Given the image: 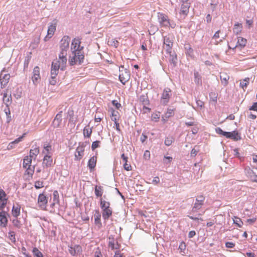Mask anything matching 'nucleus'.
Returning a JSON list of instances; mask_svg holds the SVG:
<instances>
[{"label":"nucleus","mask_w":257,"mask_h":257,"mask_svg":"<svg viewBox=\"0 0 257 257\" xmlns=\"http://www.w3.org/2000/svg\"><path fill=\"white\" fill-rule=\"evenodd\" d=\"M80 39L74 38L71 43V54L69 56V63L70 65H80L84 60V47L80 45Z\"/></svg>","instance_id":"nucleus-1"},{"label":"nucleus","mask_w":257,"mask_h":257,"mask_svg":"<svg viewBox=\"0 0 257 257\" xmlns=\"http://www.w3.org/2000/svg\"><path fill=\"white\" fill-rule=\"evenodd\" d=\"M100 207L102 209V215L104 220H106L112 215V210L110 207V203L105 201L103 198L99 199Z\"/></svg>","instance_id":"nucleus-2"},{"label":"nucleus","mask_w":257,"mask_h":257,"mask_svg":"<svg viewBox=\"0 0 257 257\" xmlns=\"http://www.w3.org/2000/svg\"><path fill=\"white\" fill-rule=\"evenodd\" d=\"M70 38L68 36H64L60 42V53L59 54L67 55V51L69 49Z\"/></svg>","instance_id":"nucleus-3"},{"label":"nucleus","mask_w":257,"mask_h":257,"mask_svg":"<svg viewBox=\"0 0 257 257\" xmlns=\"http://www.w3.org/2000/svg\"><path fill=\"white\" fill-rule=\"evenodd\" d=\"M172 91L170 88L166 87L163 90L160 98V103L163 105H167L172 97Z\"/></svg>","instance_id":"nucleus-4"},{"label":"nucleus","mask_w":257,"mask_h":257,"mask_svg":"<svg viewBox=\"0 0 257 257\" xmlns=\"http://www.w3.org/2000/svg\"><path fill=\"white\" fill-rule=\"evenodd\" d=\"M174 44L173 38L169 36L163 37V48L165 49L166 53H171Z\"/></svg>","instance_id":"nucleus-5"},{"label":"nucleus","mask_w":257,"mask_h":257,"mask_svg":"<svg viewBox=\"0 0 257 257\" xmlns=\"http://www.w3.org/2000/svg\"><path fill=\"white\" fill-rule=\"evenodd\" d=\"M120 74L119 75V81L124 84L127 81H128L130 78V72L126 69H124V66L121 65L119 67Z\"/></svg>","instance_id":"nucleus-6"},{"label":"nucleus","mask_w":257,"mask_h":257,"mask_svg":"<svg viewBox=\"0 0 257 257\" xmlns=\"http://www.w3.org/2000/svg\"><path fill=\"white\" fill-rule=\"evenodd\" d=\"M86 143H79L75 153V160L79 161L84 155V151L86 147Z\"/></svg>","instance_id":"nucleus-7"},{"label":"nucleus","mask_w":257,"mask_h":257,"mask_svg":"<svg viewBox=\"0 0 257 257\" xmlns=\"http://www.w3.org/2000/svg\"><path fill=\"white\" fill-rule=\"evenodd\" d=\"M157 16L160 26L162 27L167 28L170 20L168 17L162 13H158Z\"/></svg>","instance_id":"nucleus-8"},{"label":"nucleus","mask_w":257,"mask_h":257,"mask_svg":"<svg viewBox=\"0 0 257 257\" xmlns=\"http://www.w3.org/2000/svg\"><path fill=\"white\" fill-rule=\"evenodd\" d=\"M0 227H5L8 223L7 216L8 215L7 211L4 209H0Z\"/></svg>","instance_id":"nucleus-9"},{"label":"nucleus","mask_w":257,"mask_h":257,"mask_svg":"<svg viewBox=\"0 0 257 257\" xmlns=\"http://www.w3.org/2000/svg\"><path fill=\"white\" fill-rule=\"evenodd\" d=\"M225 137L227 139H230L234 141H238L241 139L240 134L236 131H233L231 132H227Z\"/></svg>","instance_id":"nucleus-10"},{"label":"nucleus","mask_w":257,"mask_h":257,"mask_svg":"<svg viewBox=\"0 0 257 257\" xmlns=\"http://www.w3.org/2000/svg\"><path fill=\"white\" fill-rule=\"evenodd\" d=\"M38 202L39 203V207L41 209H45L46 208L48 203V197L43 193L40 194L38 198Z\"/></svg>","instance_id":"nucleus-11"},{"label":"nucleus","mask_w":257,"mask_h":257,"mask_svg":"<svg viewBox=\"0 0 257 257\" xmlns=\"http://www.w3.org/2000/svg\"><path fill=\"white\" fill-rule=\"evenodd\" d=\"M7 194L3 190L0 189V209H4L7 203Z\"/></svg>","instance_id":"nucleus-12"},{"label":"nucleus","mask_w":257,"mask_h":257,"mask_svg":"<svg viewBox=\"0 0 257 257\" xmlns=\"http://www.w3.org/2000/svg\"><path fill=\"white\" fill-rule=\"evenodd\" d=\"M67 55L59 54V60H57L58 63L60 64L61 69L64 70L66 66L67 63Z\"/></svg>","instance_id":"nucleus-13"},{"label":"nucleus","mask_w":257,"mask_h":257,"mask_svg":"<svg viewBox=\"0 0 257 257\" xmlns=\"http://www.w3.org/2000/svg\"><path fill=\"white\" fill-rule=\"evenodd\" d=\"M11 76L10 74H0V80L1 87H5L9 82Z\"/></svg>","instance_id":"nucleus-14"},{"label":"nucleus","mask_w":257,"mask_h":257,"mask_svg":"<svg viewBox=\"0 0 257 257\" xmlns=\"http://www.w3.org/2000/svg\"><path fill=\"white\" fill-rule=\"evenodd\" d=\"M52 163L53 159L52 157L48 155H46L44 157L43 161L42 163V165L44 169L50 167L52 166Z\"/></svg>","instance_id":"nucleus-15"},{"label":"nucleus","mask_w":257,"mask_h":257,"mask_svg":"<svg viewBox=\"0 0 257 257\" xmlns=\"http://www.w3.org/2000/svg\"><path fill=\"white\" fill-rule=\"evenodd\" d=\"M56 22L54 24H51L49 27L47 31V35L45 38V40L46 41L47 38H51L54 34L56 29Z\"/></svg>","instance_id":"nucleus-16"},{"label":"nucleus","mask_w":257,"mask_h":257,"mask_svg":"<svg viewBox=\"0 0 257 257\" xmlns=\"http://www.w3.org/2000/svg\"><path fill=\"white\" fill-rule=\"evenodd\" d=\"M190 7V3L181 4L180 14L186 16Z\"/></svg>","instance_id":"nucleus-17"},{"label":"nucleus","mask_w":257,"mask_h":257,"mask_svg":"<svg viewBox=\"0 0 257 257\" xmlns=\"http://www.w3.org/2000/svg\"><path fill=\"white\" fill-rule=\"evenodd\" d=\"M62 111H60L57 113L53 121V124L54 127H58L62 120Z\"/></svg>","instance_id":"nucleus-18"},{"label":"nucleus","mask_w":257,"mask_h":257,"mask_svg":"<svg viewBox=\"0 0 257 257\" xmlns=\"http://www.w3.org/2000/svg\"><path fill=\"white\" fill-rule=\"evenodd\" d=\"M109 241L108 243V247L110 248L111 250L119 249L120 244L118 243L117 241H115L114 239L109 238Z\"/></svg>","instance_id":"nucleus-19"},{"label":"nucleus","mask_w":257,"mask_h":257,"mask_svg":"<svg viewBox=\"0 0 257 257\" xmlns=\"http://www.w3.org/2000/svg\"><path fill=\"white\" fill-rule=\"evenodd\" d=\"M94 217L95 224L97 225L99 228H100L102 226V223L100 220L101 214L99 210H95Z\"/></svg>","instance_id":"nucleus-20"},{"label":"nucleus","mask_w":257,"mask_h":257,"mask_svg":"<svg viewBox=\"0 0 257 257\" xmlns=\"http://www.w3.org/2000/svg\"><path fill=\"white\" fill-rule=\"evenodd\" d=\"M194 82L197 86H201L202 85V76L197 71L194 72Z\"/></svg>","instance_id":"nucleus-21"},{"label":"nucleus","mask_w":257,"mask_h":257,"mask_svg":"<svg viewBox=\"0 0 257 257\" xmlns=\"http://www.w3.org/2000/svg\"><path fill=\"white\" fill-rule=\"evenodd\" d=\"M21 206L18 203L14 204L13 206L12 213L14 217L17 218L20 214Z\"/></svg>","instance_id":"nucleus-22"},{"label":"nucleus","mask_w":257,"mask_h":257,"mask_svg":"<svg viewBox=\"0 0 257 257\" xmlns=\"http://www.w3.org/2000/svg\"><path fill=\"white\" fill-rule=\"evenodd\" d=\"M97 157L96 156L92 157L88 162V167L90 171L95 167L96 164Z\"/></svg>","instance_id":"nucleus-23"},{"label":"nucleus","mask_w":257,"mask_h":257,"mask_svg":"<svg viewBox=\"0 0 257 257\" xmlns=\"http://www.w3.org/2000/svg\"><path fill=\"white\" fill-rule=\"evenodd\" d=\"M95 195L97 197L102 198L103 193V187L101 186L96 185L94 189Z\"/></svg>","instance_id":"nucleus-24"},{"label":"nucleus","mask_w":257,"mask_h":257,"mask_svg":"<svg viewBox=\"0 0 257 257\" xmlns=\"http://www.w3.org/2000/svg\"><path fill=\"white\" fill-rule=\"evenodd\" d=\"M170 55L169 61L171 63L173 64L174 66L176 65L177 57V55L175 54L174 52L171 51V53H168Z\"/></svg>","instance_id":"nucleus-25"},{"label":"nucleus","mask_w":257,"mask_h":257,"mask_svg":"<svg viewBox=\"0 0 257 257\" xmlns=\"http://www.w3.org/2000/svg\"><path fill=\"white\" fill-rule=\"evenodd\" d=\"M32 159L31 157L26 156L23 159V168H26L29 166H31Z\"/></svg>","instance_id":"nucleus-26"},{"label":"nucleus","mask_w":257,"mask_h":257,"mask_svg":"<svg viewBox=\"0 0 257 257\" xmlns=\"http://www.w3.org/2000/svg\"><path fill=\"white\" fill-rule=\"evenodd\" d=\"M140 100L143 106H147L150 104V101L147 95H142L140 97Z\"/></svg>","instance_id":"nucleus-27"},{"label":"nucleus","mask_w":257,"mask_h":257,"mask_svg":"<svg viewBox=\"0 0 257 257\" xmlns=\"http://www.w3.org/2000/svg\"><path fill=\"white\" fill-rule=\"evenodd\" d=\"M238 40L237 42L236 45L234 47V48L237 47L238 46H240L241 47H244L246 44V40L242 37H238Z\"/></svg>","instance_id":"nucleus-28"},{"label":"nucleus","mask_w":257,"mask_h":257,"mask_svg":"<svg viewBox=\"0 0 257 257\" xmlns=\"http://www.w3.org/2000/svg\"><path fill=\"white\" fill-rule=\"evenodd\" d=\"M175 108L173 107H169L167 108V110L165 114V117L166 119L173 116L174 115V110Z\"/></svg>","instance_id":"nucleus-29"},{"label":"nucleus","mask_w":257,"mask_h":257,"mask_svg":"<svg viewBox=\"0 0 257 257\" xmlns=\"http://www.w3.org/2000/svg\"><path fill=\"white\" fill-rule=\"evenodd\" d=\"M3 101L6 105V108L9 107V105L12 102L11 95H10L9 96H8L7 93H4L3 96Z\"/></svg>","instance_id":"nucleus-30"},{"label":"nucleus","mask_w":257,"mask_h":257,"mask_svg":"<svg viewBox=\"0 0 257 257\" xmlns=\"http://www.w3.org/2000/svg\"><path fill=\"white\" fill-rule=\"evenodd\" d=\"M59 68L61 69V66H60V64H59L57 61L56 62H52L51 72L58 73Z\"/></svg>","instance_id":"nucleus-31"},{"label":"nucleus","mask_w":257,"mask_h":257,"mask_svg":"<svg viewBox=\"0 0 257 257\" xmlns=\"http://www.w3.org/2000/svg\"><path fill=\"white\" fill-rule=\"evenodd\" d=\"M242 26L241 24L236 23L233 29V33L236 35L239 34L241 31Z\"/></svg>","instance_id":"nucleus-32"},{"label":"nucleus","mask_w":257,"mask_h":257,"mask_svg":"<svg viewBox=\"0 0 257 257\" xmlns=\"http://www.w3.org/2000/svg\"><path fill=\"white\" fill-rule=\"evenodd\" d=\"M53 203L52 204V205H54V204L55 203H59V193H58V191L55 190L53 192Z\"/></svg>","instance_id":"nucleus-33"},{"label":"nucleus","mask_w":257,"mask_h":257,"mask_svg":"<svg viewBox=\"0 0 257 257\" xmlns=\"http://www.w3.org/2000/svg\"><path fill=\"white\" fill-rule=\"evenodd\" d=\"M174 140L175 139L172 136H168L165 139V145L167 146H170L174 142Z\"/></svg>","instance_id":"nucleus-34"},{"label":"nucleus","mask_w":257,"mask_h":257,"mask_svg":"<svg viewBox=\"0 0 257 257\" xmlns=\"http://www.w3.org/2000/svg\"><path fill=\"white\" fill-rule=\"evenodd\" d=\"M4 111L7 116V123H9L12 120V117L11 116V111L9 107L5 108Z\"/></svg>","instance_id":"nucleus-35"},{"label":"nucleus","mask_w":257,"mask_h":257,"mask_svg":"<svg viewBox=\"0 0 257 257\" xmlns=\"http://www.w3.org/2000/svg\"><path fill=\"white\" fill-rule=\"evenodd\" d=\"M25 169H26V173L32 177L34 172L35 166H29Z\"/></svg>","instance_id":"nucleus-36"},{"label":"nucleus","mask_w":257,"mask_h":257,"mask_svg":"<svg viewBox=\"0 0 257 257\" xmlns=\"http://www.w3.org/2000/svg\"><path fill=\"white\" fill-rule=\"evenodd\" d=\"M203 205V204L195 202L193 207H192V211L193 212H197L198 210L201 208Z\"/></svg>","instance_id":"nucleus-37"},{"label":"nucleus","mask_w":257,"mask_h":257,"mask_svg":"<svg viewBox=\"0 0 257 257\" xmlns=\"http://www.w3.org/2000/svg\"><path fill=\"white\" fill-rule=\"evenodd\" d=\"M39 153V148H36L34 149H31L30 151V155L28 157H31L32 159L33 156H37Z\"/></svg>","instance_id":"nucleus-38"},{"label":"nucleus","mask_w":257,"mask_h":257,"mask_svg":"<svg viewBox=\"0 0 257 257\" xmlns=\"http://www.w3.org/2000/svg\"><path fill=\"white\" fill-rule=\"evenodd\" d=\"M32 252L36 257H43L42 253L37 247H34Z\"/></svg>","instance_id":"nucleus-39"},{"label":"nucleus","mask_w":257,"mask_h":257,"mask_svg":"<svg viewBox=\"0 0 257 257\" xmlns=\"http://www.w3.org/2000/svg\"><path fill=\"white\" fill-rule=\"evenodd\" d=\"M92 133V130L91 128H88L86 127H85L83 129V135L84 137H87L89 138L91 135Z\"/></svg>","instance_id":"nucleus-40"},{"label":"nucleus","mask_w":257,"mask_h":257,"mask_svg":"<svg viewBox=\"0 0 257 257\" xmlns=\"http://www.w3.org/2000/svg\"><path fill=\"white\" fill-rule=\"evenodd\" d=\"M220 77L222 83L224 84V86L228 84L229 76L226 75H221Z\"/></svg>","instance_id":"nucleus-41"},{"label":"nucleus","mask_w":257,"mask_h":257,"mask_svg":"<svg viewBox=\"0 0 257 257\" xmlns=\"http://www.w3.org/2000/svg\"><path fill=\"white\" fill-rule=\"evenodd\" d=\"M249 78H246L245 79H243L242 81H241L240 82V86L242 88L244 89V88H246L247 85L249 83Z\"/></svg>","instance_id":"nucleus-42"},{"label":"nucleus","mask_w":257,"mask_h":257,"mask_svg":"<svg viewBox=\"0 0 257 257\" xmlns=\"http://www.w3.org/2000/svg\"><path fill=\"white\" fill-rule=\"evenodd\" d=\"M233 223L239 227H241L243 225V222L241 219L237 217H235V218L233 219Z\"/></svg>","instance_id":"nucleus-43"},{"label":"nucleus","mask_w":257,"mask_h":257,"mask_svg":"<svg viewBox=\"0 0 257 257\" xmlns=\"http://www.w3.org/2000/svg\"><path fill=\"white\" fill-rule=\"evenodd\" d=\"M205 197L202 195H198L196 197L195 201L196 202L204 204Z\"/></svg>","instance_id":"nucleus-44"},{"label":"nucleus","mask_w":257,"mask_h":257,"mask_svg":"<svg viewBox=\"0 0 257 257\" xmlns=\"http://www.w3.org/2000/svg\"><path fill=\"white\" fill-rule=\"evenodd\" d=\"M215 132L217 134L224 136H226V134H227V132L223 131L221 128L218 127L215 128Z\"/></svg>","instance_id":"nucleus-45"},{"label":"nucleus","mask_w":257,"mask_h":257,"mask_svg":"<svg viewBox=\"0 0 257 257\" xmlns=\"http://www.w3.org/2000/svg\"><path fill=\"white\" fill-rule=\"evenodd\" d=\"M100 141H96L92 143L91 145V149L92 151H94L95 149L99 147L100 146Z\"/></svg>","instance_id":"nucleus-46"},{"label":"nucleus","mask_w":257,"mask_h":257,"mask_svg":"<svg viewBox=\"0 0 257 257\" xmlns=\"http://www.w3.org/2000/svg\"><path fill=\"white\" fill-rule=\"evenodd\" d=\"M13 225L18 228H20L22 226V224L20 221L17 218L13 220Z\"/></svg>","instance_id":"nucleus-47"},{"label":"nucleus","mask_w":257,"mask_h":257,"mask_svg":"<svg viewBox=\"0 0 257 257\" xmlns=\"http://www.w3.org/2000/svg\"><path fill=\"white\" fill-rule=\"evenodd\" d=\"M35 187L36 188V189H39V188H42L43 187V181H36L35 183V185H34Z\"/></svg>","instance_id":"nucleus-48"},{"label":"nucleus","mask_w":257,"mask_h":257,"mask_svg":"<svg viewBox=\"0 0 257 257\" xmlns=\"http://www.w3.org/2000/svg\"><path fill=\"white\" fill-rule=\"evenodd\" d=\"M160 117V112H159L158 113H154L152 115V120H154L156 122H157L159 120Z\"/></svg>","instance_id":"nucleus-49"},{"label":"nucleus","mask_w":257,"mask_h":257,"mask_svg":"<svg viewBox=\"0 0 257 257\" xmlns=\"http://www.w3.org/2000/svg\"><path fill=\"white\" fill-rule=\"evenodd\" d=\"M40 79V76L33 75L32 77V80L33 83L36 85L37 83L38 80Z\"/></svg>","instance_id":"nucleus-50"},{"label":"nucleus","mask_w":257,"mask_h":257,"mask_svg":"<svg viewBox=\"0 0 257 257\" xmlns=\"http://www.w3.org/2000/svg\"><path fill=\"white\" fill-rule=\"evenodd\" d=\"M9 237L11 240L13 242H16V238H15V233L14 231L10 232L9 233Z\"/></svg>","instance_id":"nucleus-51"},{"label":"nucleus","mask_w":257,"mask_h":257,"mask_svg":"<svg viewBox=\"0 0 257 257\" xmlns=\"http://www.w3.org/2000/svg\"><path fill=\"white\" fill-rule=\"evenodd\" d=\"M33 73L34 75L40 76V68L38 66L34 67Z\"/></svg>","instance_id":"nucleus-52"},{"label":"nucleus","mask_w":257,"mask_h":257,"mask_svg":"<svg viewBox=\"0 0 257 257\" xmlns=\"http://www.w3.org/2000/svg\"><path fill=\"white\" fill-rule=\"evenodd\" d=\"M112 104L113 106H115L116 108L118 109L121 107V104L117 102L116 100L112 101Z\"/></svg>","instance_id":"nucleus-53"},{"label":"nucleus","mask_w":257,"mask_h":257,"mask_svg":"<svg viewBox=\"0 0 257 257\" xmlns=\"http://www.w3.org/2000/svg\"><path fill=\"white\" fill-rule=\"evenodd\" d=\"M225 246L227 248H233L235 246V243L232 242H226L225 243Z\"/></svg>","instance_id":"nucleus-54"},{"label":"nucleus","mask_w":257,"mask_h":257,"mask_svg":"<svg viewBox=\"0 0 257 257\" xmlns=\"http://www.w3.org/2000/svg\"><path fill=\"white\" fill-rule=\"evenodd\" d=\"M249 110H253L257 112V102H254L252 106H251L249 108Z\"/></svg>","instance_id":"nucleus-55"},{"label":"nucleus","mask_w":257,"mask_h":257,"mask_svg":"<svg viewBox=\"0 0 257 257\" xmlns=\"http://www.w3.org/2000/svg\"><path fill=\"white\" fill-rule=\"evenodd\" d=\"M74 247L75 249L76 254L81 252V251H82L81 247L79 245H74Z\"/></svg>","instance_id":"nucleus-56"},{"label":"nucleus","mask_w":257,"mask_h":257,"mask_svg":"<svg viewBox=\"0 0 257 257\" xmlns=\"http://www.w3.org/2000/svg\"><path fill=\"white\" fill-rule=\"evenodd\" d=\"M113 257H124L123 253H121L119 250H117L115 251V254Z\"/></svg>","instance_id":"nucleus-57"},{"label":"nucleus","mask_w":257,"mask_h":257,"mask_svg":"<svg viewBox=\"0 0 257 257\" xmlns=\"http://www.w3.org/2000/svg\"><path fill=\"white\" fill-rule=\"evenodd\" d=\"M123 168L126 171H130L132 170V166L130 164H128L127 163H124Z\"/></svg>","instance_id":"nucleus-58"},{"label":"nucleus","mask_w":257,"mask_h":257,"mask_svg":"<svg viewBox=\"0 0 257 257\" xmlns=\"http://www.w3.org/2000/svg\"><path fill=\"white\" fill-rule=\"evenodd\" d=\"M159 182H160V178L158 176L155 177L152 180V183L155 185H157V184H159Z\"/></svg>","instance_id":"nucleus-59"},{"label":"nucleus","mask_w":257,"mask_h":257,"mask_svg":"<svg viewBox=\"0 0 257 257\" xmlns=\"http://www.w3.org/2000/svg\"><path fill=\"white\" fill-rule=\"evenodd\" d=\"M176 26V24L173 21H171L170 20H169V25H168L167 28L171 27V28L174 29L175 28Z\"/></svg>","instance_id":"nucleus-60"},{"label":"nucleus","mask_w":257,"mask_h":257,"mask_svg":"<svg viewBox=\"0 0 257 257\" xmlns=\"http://www.w3.org/2000/svg\"><path fill=\"white\" fill-rule=\"evenodd\" d=\"M110 42L111 43V45L113 46L115 48L118 47V42L117 40L112 39Z\"/></svg>","instance_id":"nucleus-61"},{"label":"nucleus","mask_w":257,"mask_h":257,"mask_svg":"<svg viewBox=\"0 0 257 257\" xmlns=\"http://www.w3.org/2000/svg\"><path fill=\"white\" fill-rule=\"evenodd\" d=\"M94 257H102L101 251L99 248H97V250L95 251Z\"/></svg>","instance_id":"nucleus-62"},{"label":"nucleus","mask_w":257,"mask_h":257,"mask_svg":"<svg viewBox=\"0 0 257 257\" xmlns=\"http://www.w3.org/2000/svg\"><path fill=\"white\" fill-rule=\"evenodd\" d=\"M147 138H148L147 136H146L145 134L143 133L141 137L140 140L142 143H144L145 142V141L147 139Z\"/></svg>","instance_id":"nucleus-63"},{"label":"nucleus","mask_w":257,"mask_h":257,"mask_svg":"<svg viewBox=\"0 0 257 257\" xmlns=\"http://www.w3.org/2000/svg\"><path fill=\"white\" fill-rule=\"evenodd\" d=\"M144 157L147 159H149L150 158V153L149 151L146 150L144 154Z\"/></svg>","instance_id":"nucleus-64"}]
</instances>
